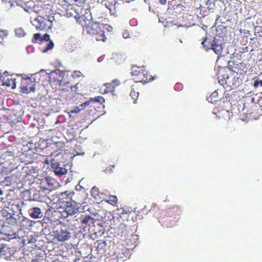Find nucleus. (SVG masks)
Returning a JSON list of instances; mask_svg holds the SVG:
<instances>
[{"label": "nucleus", "mask_w": 262, "mask_h": 262, "mask_svg": "<svg viewBox=\"0 0 262 262\" xmlns=\"http://www.w3.org/2000/svg\"><path fill=\"white\" fill-rule=\"evenodd\" d=\"M115 88L120 84V81L118 79L113 80L111 82Z\"/></svg>", "instance_id": "37998d69"}, {"label": "nucleus", "mask_w": 262, "mask_h": 262, "mask_svg": "<svg viewBox=\"0 0 262 262\" xmlns=\"http://www.w3.org/2000/svg\"><path fill=\"white\" fill-rule=\"evenodd\" d=\"M3 194V191L0 189V195Z\"/></svg>", "instance_id": "0e129e2a"}, {"label": "nucleus", "mask_w": 262, "mask_h": 262, "mask_svg": "<svg viewBox=\"0 0 262 262\" xmlns=\"http://www.w3.org/2000/svg\"><path fill=\"white\" fill-rule=\"evenodd\" d=\"M104 201L113 206H117L118 204V199L116 195H110L107 199L103 200Z\"/></svg>", "instance_id": "393cba45"}, {"label": "nucleus", "mask_w": 262, "mask_h": 262, "mask_svg": "<svg viewBox=\"0 0 262 262\" xmlns=\"http://www.w3.org/2000/svg\"><path fill=\"white\" fill-rule=\"evenodd\" d=\"M126 253L127 254V250L126 249H123L121 251V253H120L118 251L117 252H115V254L117 255L116 258L118 259H123L124 256L126 257V256L125 255Z\"/></svg>", "instance_id": "c756f323"}, {"label": "nucleus", "mask_w": 262, "mask_h": 262, "mask_svg": "<svg viewBox=\"0 0 262 262\" xmlns=\"http://www.w3.org/2000/svg\"><path fill=\"white\" fill-rule=\"evenodd\" d=\"M84 202L80 200H74L72 202H70L69 204L62 206L64 211L69 215H73L78 212L79 207L77 206L82 205Z\"/></svg>", "instance_id": "6e6552de"}, {"label": "nucleus", "mask_w": 262, "mask_h": 262, "mask_svg": "<svg viewBox=\"0 0 262 262\" xmlns=\"http://www.w3.org/2000/svg\"><path fill=\"white\" fill-rule=\"evenodd\" d=\"M90 101L95 102H98L102 104L104 103L105 99L103 97L99 96L91 98Z\"/></svg>", "instance_id": "2f4dec72"}, {"label": "nucleus", "mask_w": 262, "mask_h": 262, "mask_svg": "<svg viewBox=\"0 0 262 262\" xmlns=\"http://www.w3.org/2000/svg\"><path fill=\"white\" fill-rule=\"evenodd\" d=\"M259 84H260L259 80H255V81H254V85H253L254 87H256V88L258 87Z\"/></svg>", "instance_id": "de8ad7c7"}, {"label": "nucleus", "mask_w": 262, "mask_h": 262, "mask_svg": "<svg viewBox=\"0 0 262 262\" xmlns=\"http://www.w3.org/2000/svg\"><path fill=\"white\" fill-rule=\"evenodd\" d=\"M34 39L35 41L39 40L41 41V39L42 37L41 36V35L40 33H35L33 35Z\"/></svg>", "instance_id": "a19ab883"}, {"label": "nucleus", "mask_w": 262, "mask_h": 262, "mask_svg": "<svg viewBox=\"0 0 262 262\" xmlns=\"http://www.w3.org/2000/svg\"><path fill=\"white\" fill-rule=\"evenodd\" d=\"M228 68L230 71L233 72L234 74L236 73L237 75L239 74L244 76L248 71L247 64L244 62L236 64L234 62L229 61L228 64Z\"/></svg>", "instance_id": "0eeeda50"}, {"label": "nucleus", "mask_w": 262, "mask_h": 262, "mask_svg": "<svg viewBox=\"0 0 262 262\" xmlns=\"http://www.w3.org/2000/svg\"><path fill=\"white\" fill-rule=\"evenodd\" d=\"M59 86L60 87L59 90L61 95L66 96L67 98L68 94H71L73 85H72L69 81H67L63 83L62 82L61 85H59Z\"/></svg>", "instance_id": "f3484780"}, {"label": "nucleus", "mask_w": 262, "mask_h": 262, "mask_svg": "<svg viewBox=\"0 0 262 262\" xmlns=\"http://www.w3.org/2000/svg\"><path fill=\"white\" fill-rule=\"evenodd\" d=\"M178 87H179V84H178V83H177V84H176V85L174 86V89H175L176 90H178Z\"/></svg>", "instance_id": "5fc2aeb1"}, {"label": "nucleus", "mask_w": 262, "mask_h": 262, "mask_svg": "<svg viewBox=\"0 0 262 262\" xmlns=\"http://www.w3.org/2000/svg\"><path fill=\"white\" fill-rule=\"evenodd\" d=\"M103 86L105 87V89L103 90L104 92H101V93L103 94L114 91L115 89V86H113L112 83L111 82L105 83L103 85Z\"/></svg>", "instance_id": "bb28decb"}, {"label": "nucleus", "mask_w": 262, "mask_h": 262, "mask_svg": "<svg viewBox=\"0 0 262 262\" xmlns=\"http://www.w3.org/2000/svg\"><path fill=\"white\" fill-rule=\"evenodd\" d=\"M83 76V74L79 71H74L72 74L73 77L79 78Z\"/></svg>", "instance_id": "58836bf2"}, {"label": "nucleus", "mask_w": 262, "mask_h": 262, "mask_svg": "<svg viewBox=\"0 0 262 262\" xmlns=\"http://www.w3.org/2000/svg\"><path fill=\"white\" fill-rule=\"evenodd\" d=\"M102 3L104 6L110 10L111 15H116L117 11L116 0H103Z\"/></svg>", "instance_id": "4468645a"}, {"label": "nucleus", "mask_w": 262, "mask_h": 262, "mask_svg": "<svg viewBox=\"0 0 262 262\" xmlns=\"http://www.w3.org/2000/svg\"><path fill=\"white\" fill-rule=\"evenodd\" d=\"M168 9L174 11L180 6V0H171L168 2Z\"/></svg>", "instance_id": "b1692460"}, {"label": "nucleus", "mask_w": 262, "mask_h": 262, "mask_svg": "<svg viewBox=\"0 0 262 262\" xmlns=\"http://www.w3.org/2000/svg\"><path fill=\"white\" fill-rule=\"evenodd\" d=\"M61 144H62V143H58V142L56 143V145L57 146H58V145H61Z\"/></svg>", "instance_id": "052dcab7"}, {"label": "nucleus", "mask_w": 262, "mask_h": 262, "mask_svg": "<svg viewBox=\"0 0 262 262\" xmlns=\"http://www.w3.org/2000/svg\"><path fill=\"white\" fill-rule=\"evenodd\" d=\"M260 85L262 86V80H259Z\"/></svg>", "instance_id": "69168bd1"}, {"label": "nucleus", "mask_w": 262, "mask_h": 262, "mask_svg": "<svg viewBox=\"0 0 262 262\" xmlns=\"http://www.w3.org/2000/svg\"><path fill=\"white\" fill-rule=\"evenodd\" d=\"M259 106L262 107V97H260V100H259Z\"/></svg>", "instance_id": "603ef678"}, {"label": "nucleus", "mask_w": 262, "mask_h": 262, "mask_svg": "<svg viewBox=\"0 0 262 262\" xmlns=\"http://www.w3.org/2000/svg\"><path fill=\"white\" fill-rule=\"evenodd\" d=\"M49 186L53 187L51 190H49L50 191H51L57 189L59 187V183H58V181H52V182H49Z\"/></svg>", "instance_id": "f704fd0d"}, {"label": "nucleus", "mask_w": 262, "mask_h": 262, "mask_svg": "<svg viewBox=\"0 0 262 262\" xmlns=\"http://www.w3.org/2000/svg\"><path fill=\"white\" fill-rule=\"evenodd\" d=\"M39 174L38 172L36 171L35 169H30L27 173L24 176L23 178L25 179L26 180H43V178H38Z\"/></svg>", "instance_id": "a211bd4d"}, {"label": "nucleus", "mask_w": 262, "mask_h": 262, "mask_svg": "<svg viewBox=\"0 0 262 262\" xmlns=\"http://www.w3.org/2000/svg\"><path fill=\"white\" fill-rule=\"evenodd\" d=\"M21 84L23 85L21 87L20 91L22 93L28 94L35 92V83L34 80H32L31 78H23Z\"/></svg>", "instance_id": "1a4fd4ad"}, {"label": "nucleus", "mask_w": 262, "mask_h": 262, "mask_svg": "<svg viewBox=\"0 0 262 262\" xmlns=\"http://www.w3.org/2000/svg\"><path fill=\"white\" fill-rule=\"evenodd\" d=\"M54 43L52 40H50L49 42L47 43V45L46 46V47L44 48V49L42 50V52L43 53H46L48 51L51 50L54 47Z\"/></svg>", "instance_id": "473e14b6"}, {"label": "nucleus", "mask_w": 262, "mask_h": 262, "mask_svg": "<svg viewBox=\"0 0 262 262\" xmlns=\"http://www.w3.org/2000/svg\"><path fill=\"white\" fill-rule=\"evenodd\" d=\"M3 215L6 217V221L8 224L17 227H24L23 223L28 221L21 212L16 213H8L7 211L3 210Z\"/></svg>", "instance_id": "f03ea898"}, {"label": "nucleus", "mask_w": 262, "mask_h": 262, "mask_svg": "<svg viewBox=\"0 0 262 262\" xmlns=\"http://www.w3.org/2000/svg\"><path fill=\"white\" fill-rule=\"evenodd\" d=\"M8 35V32L6 30H0V37L2 39H4Z\"/></svg>", "instance_id": "e433bc0d"}, {"label": "nucleus", "mask_w": 262, "mask_h": 262, "mask_svg": "<svg viewBox=\"0 0 262 262\" xmlns=\"http://www.w3.org/2000/svg\"><path fill=\"white\" fill-rule=\"evenodd\" d=\"M104 27L103 24L92 23L89 28L88 32L92 36L93 39L104 42L106 40V37L104 35Z\"/></svg>", "instance_id": "20e7f679"}, {"label": "nucleus", "mask_w": 262, "mask_h": 262, "mask_svg": "<svg viewBox=\"0 0 262 262\" xmlns=\"http://www.w3.org/2000/svg\"><path fill=\"white\" fill-rule=\"evenodd\" d=\"M63 74L60 71H54L49 74L50 84L61 85L62 82Z\"/></svg>", "instance_id": "9b49d317"}, {"label": "nucleus", "mask_w": 262, "mask_h": 262, "mask_svg": "<svg viewBox=\"0 0 262 262\" xmlns=\"http://www.w3.org/2000/svg\"><path fill=\"white\" fill-rule=\"evenodd\" d=\"M196 8L198 9H200V12H201L202 10V8H201V6H200L199 7H196Z\"/></svg>", "instance_id": "13d9d810"}, {"label": "nucleus", "mask_w": 262, "mask_h": 262, "mask_svg": "<svg viewBox=\"0 0 262 262\" xmlns=\"http://www.w3.org/2000/svg\"><path fill=\"white\" fill-rule=\"evenodd\" d=\"M2 85L11 87L12 89L16 88V78H8L2 83Z\"/></svg>", "instance_id": "412c9836"}, {"label": "nucleus", "mask_w": 262, "mask_h": 262, "mask_svg": "<svg viewBox=\"0 0 262 262\" xmlns=\"http://www.w3.org/2000/svg\"><path fill=\"white\" fill-rule=\"evenodd\" d=\"M5 203V207L8 208L11 213L21 212V209L19 205V200L14 192L9 193L6 196Z\"/></svg>", "instance_id": "423d86ee"}, {"label": "nucleus", "mask_w": 262, "mask_h": 262, "mask_svg": "<svg viewBox=\"0 0 262 262\" xmlns=\"http://www.w3.org/2000/svg\"><path fill=\"white\" fill-rule=\"evenodd\" d=\"M80 222L84 228H85L90 221H92L93 219L90 215L81 216L79 219Z\"/></svg>", "instance_id": "5701e85b"}, {"label": "nucleus", "mask_w": 262, "mask_h": 262, "mask_svg": "<svg viewBox=\"0 0 262 262\" xmlns=\"http://www.w3.org/2000/svg\"><path fill=\"white\" fill-rule=\"evenodd\" d=\"M167 0H160V3L162 5H164L166 3Z\"/></svg>", "instance_id": "3c124183"}, {"label": "nucleus", "mask_w": 262, "mask_h": 262, "mask_svg": "<svg viewBox=\"0 0 262 262\" xmlns=\"http://www.w3.org/2000/svg\"><path fill=\"white\" fill-rule=\"evenodd\" d=\"M75 189L76 190L80 191L82 189H83V187L79 184H78L75 186Z\"/></svg>", "instance_id": "a18cd8bd"}, {"label": "nucleus", "mask_w": 262, "mask_h": 262, "mask_svg": "<svg viewBox=\"0 0 262 262\" xmlns=\"http://www.w3.org/2000/svg\"><path fill=\"white\" fill-rule=\"evenodd\" d=\"M75 3H76V5L78 6H81L82 5L84 2L85 0H73Z\"/></svg>", "instance_id": "c03bdc74"}, {"label": "nucleus", "mask_w": 262, "mask_h": 262, "mask_svg": "<svg viewBox=\"0 0 262 262\" xmlns=\"http://www.w3.org/2000/svg\"><path fill=\"white\" fill-rule=\"evenodd\" d=\"M3 76L2 75V74L0 73V82L1 81V80H2V78H3Z\"/></svg>", "instance_id": "bf43d9fd"}, {"label": "nucleus", "mask_w": 262, "mask_h": 262, "mask_svg": "<svg viewBox=\"0 0 262 262\" xmlns=\"http://www.w3.org/2000/svg\"><path fill=\"white\" fill-rule=\"evenodd\" d=\"M8 177H6L5 178V181H7V179H8Z\"/></svg>", "instance_id": "338daca9"}, {"label": "nucleus", "mask_w": 262, "mask_h": 262, "mask_svg": "<svg viewBox=\"0 0 262 262\" xmlns=\"http://www.w3.org/2000/svg\"><path fill=\"white\" fill-rule=\"evenodd\" d=\"M75 195L74 191H65L60 193L59 198V203L61 207L68 205L70 202H72L73 200V196Z\"/></svg>", "instance_id": "9d476101"}, {"label": "nucleus", "mask_w": 262, "mask_h": 262, "mask_svg": "<svg viewBox=\"0 0 262 262\" xmlns=\"http://www.w3.org/2000/svg\"><path fill=\"white\" fill-rule=\"evenodd\" d=\"M219 82L225 88L234 89L241 85L242 80L239 77H236L234 74L230 76L225 74L220 76Z\"/></svg>", "instance_id": "7ed1b4c3"}, {"label": "nucleus", "mask_w": 262, "mask_h": 262, "mask_svg": "<svg viewBox=\"0 0 262 262\" xmlns=\"http://www.w3.org/2000/svg\"><path fill=\"white\" fill-rule=\"evenodd\" d=\"M77 21L81 25L82 27H84L86 25V23L85 21V17L83 15L78 17L77 19Z\"/></svg>", "instance_id": "c9c22d12"}, {"label": "nucleus", "mask_w": 262, "mask_h": 262, "mask_svg": "<svg viewBox=\"0 0 262 262\" xmlns=\"http://www.w3.org/2000/svg\"><path fill=\"white\" fill-rule=\"evenodd\" d=\"M115 167V166L112 165H111L110 167H108L107 168H106V169L105 170V172H111L112 171V169L110 168H114Z\"/></svg>", "instance_id": "49530a36"}, {"label": "nucleus", "mask_w": 262, "mask_h": 262, "mask_svg": "<svg viewBox=\"0 0 262 262\" xmlns=\"http://www.w3.org/2000/svg\"><path fill=\"white\" fill-rule=\"evenodd\" d=\"M19 183H18V184H19V183L20 184V185L19 186H17V188L18 189H21L22 187H23V184H22V181H19Z\"/></svg>", "instance_id": "8fccbe9b"}, {"label": "nucleus", "mask_w": 262, "mask_h": 262, "mask_svg": "<svg viewBox=\"0 0 262 262\" xmlns=\"http://www.w3.org/2000/svg\"><path fill=\"white\" fill-rule=\"evenodd\" d=\"M15 253L13 248H10L4 244H0V255L5 259L10 258Z\"/></svg>", "instance_id": "ddd939ff"}, {"label": "nucleus", "mask_w": 262, "mask_h": 262, "mask_svg": "<svg viewBox=\"0 0 262 262\" xmlns=\"http://www.w3.org/2000/svg\"><path fill=\"white\" fill-rule=\"evenodd\" d=\"M95 245L97 250L98 252H100L105 249L106 246V242L105 241L98 240L95 242Z\"/></svg>", "instance_id": "4be33fe9"}, {"label": "nucleus", "mask_w": 262, "mask_h": 262, "mask_svg": "<svg viewBox=\"0 0 262 262\" xmlns=\"http://www.w3.org/2000/svg\"><path fill=\"white\" fill-rule=\"evenodd\" d=\"M243 50H244V51H248V47H246L243 48Z\"/></svg>", "instance_id": "4d7b16f0"}, {"label": "nucleus", "mask_w": 262, "mask_h": 262, "mask_svg": "<svg viewBox=\"0 0 262 262\" xmlns=\"http://www.w3.org/2000/svg\"><path fill=\"white\" fill-rule=\"evenodd\" d=\"M55 237L60 242L69 239L71 237V233L67 230L61 229L54 232Z\"/></svg>", "instance_id": "2eb2a0df"}, {"label": "nucleus", "mask_w": 262, "mask_h": 262, "mask_svg": "<svg viewBox=\"0 0 262 262\" xmlns=\"http://www.w3.org/2000/svg\"><path fill=\"white\" fill-rule=\"evenodd\" d=\"M212 42L207 37H205L203 41L202 42V45H203L204 49L206 51H208L211 50Z\"/></svg>", "instance_id": "a878e982"}, {"label": "nucleus", "mask_w": 262, "mask_h": 262, "mask_svg": "<svg viewBox=\"0 0 262 262\" xmlns=\"http://www.w3.org/2000/svg\"><path fill=\"white\" fill-rule=\"evenodd\" d=\"M81 111V108H80V106H78L75 107L74 109L71 110L69 112V116H71V114L78 113Z\"/></svg>", "instance_id": "4c0bfd02"}, {"label": "nucleus", "mask_w": 262, "mask_h": 262, "mask_svg": "<svg viewBox=\"0 0 262 262\" xmlns=\"http://www.w3.org/2000/svg\"><path fill=\"white\" fill-rule=\"evenodd\" d=\"M8 74V72H7V71H5V72L4 73V74L5 75H7V74Z\"/></svg>", "instance_id": "e2e57ef3"}, {"label": "nucleus", "mask_w": 262, "mask_h": 262, "mask_svg": "<svg viewBox=\"0 0 262 262\" xmlns=\"http://www.w3.org/2000/svg\"><path fill=\"white\" fill-rule=\"evenodd\" d=\"M125 227L124 226H120L119 228V229L120 230L121 229H123L124 228H125Z\"/></svg>", "instance_id": "6e6d98bb"}, {"label": "nucleus", "mask_w": 262, "mask_h": 262, "mask_svg": "<svg viewBox=\"0 0 262 262\" xmlns=\"http://www.w3.org/2000/svg\"><path fill=\"white\" fill-rule=\"evenodd\" d=\"M54 17L52 15L38 16L34 20L33 25L37 31L50 30L53 27Z\"/></svg>", "instance_id": "39448f33"}, {"label": "nucleus", "mask_w": 262, "mask_h": 262, "mask_svg": "<svg viewBox=\"0 0 262 262\" xmlns=\"http://www.w3.org/2000/svg\"><path fill=\"white\" fill-rule=\"evenodd\" d=\"M49 182H52V181H40L39 187L42 191H49V190H51L53 188L51 186H49Z\"/></svg>", "instance_id": "c85d7f7f"}, {"label": "nucleus", "mask_w": 262, "mask_h": 262, "mask_svg": "<svg viewBox=\"0 0 262 262\" xmlns=\"http://www.w3.org/2000/svg\"><path fill=\"white\" fill-rule=\"evenodd\" d=\"M91 102L90 100H88L85 101V102L81 104L79 106H80V108H81V110H83L86 106L90 105Z\"/></svg>", "instance_id": "ea45409f"}, {"label": "nucleus", "mask_w": 262, "mask_h": 262, "mask_svg": "<svg viewBox=\"0 0 262 262\" xmlns=\"http://www.w3.org/2000/svg\"><path fill=\"white\" fill-rule=\"evenodd\" d=\"M169 27L172 28L173 30L178 29L180 27V23L178 19L172 20L167 22Z\"/></svg>", "instance_id": "cd10ccee"}, {"label": "nucleus", "mask_w": 262, "mask_h": 262, "mask_svg": "<svg viewBox=\"0 0 262 262\" xmlns=\"http://www.w3.org/2000/svg\"><path fill=\"white\" fill-rule=\"evenodd\" d=\"M99 189L95 186L92 187L91 190V195L95 199H97L99 197Z\"/></svg>", "instance_id": "7c9ffc66"}, {"label": "nucleus", "mask_w": 262, "mask_h": 262, "mask_svg": "<svg viewBox=\"0 0 262 262\" xmlns=\"http://www.w3.org/2000/svg\"><path fill=\"white\" fill-rule=\"evenodd\" d=\"M21 31V30H19H19H17L16 31V33H17V31Z\"/></svg>", "instance_id": "774afa93"}, {"label": "nucleus", "mask_w": 262, "mask_h": 262, "mask_svg": "<svg viewBox=\"0 0 262 262\" xmlns=\"http://www.w3.org/2000/svg\"><path fill=\"white\" fill-rule=\"evenodd\" d=\"M30 216L33 219H40L42 217L43 214L40 208L34 207L31 208L28 210Z\"/></svg>", "instance_id": "aec40b11"}, {"label": "nucleus", "mask_w": 262, "mask_h": 262, "mask_svg": "<svg viewBox=\"0 0 262 262\" xmlns=\"http://www.w3.org/2000/svg\"><path fill=\"white\" fill-rule=\"evenodd\" d=\"M43 163L48 165L49 164V161L48 160L46 159L43 161Z\"/></svg>", "instance_id": "864d4df0"}, {"label": "nucleus", "mask_w": 262, "mask_h": 262, "mask_svg": "<svg viewBox=\"0 0 262 262\" xmlns=\"http://www.w3.org/2000/svg\"><path fill=\"white\" fill-rule=\"evenodd\" d=\"M132 74L135 81L137 82H141L144 84L151 81L155 78L152 76L150 75L149 72L145 69L143 66H132Z\"/></svg>", "instance_id": "f257e3e1"}, {"label": "nucleus", "mask_w": 262, "mask_h": 262, "mask_svg": "<svg viewBox=\"0 0 262 262\" xmlns=\"http://www.w3.org/2000/svg\"><path fill=\"white\" fill-rule=\"evenodd\" d=\"M45 180L48 181V180H52V178L49 177V176H46L45 177Z\"/></svg>", "instance_id": "09e8293b"}, {"label": "nucleus", "mask_w": 262, "mask_h": 262, "mask_svg": "<svg viewBox=\"0 0 262 262\" xmlns=\"http://www.w3.org/2000/svg\"><path fill=\"white\" fill-rule=\"evenodd\" d=\"M86 85L84 83L78 82L72 86L71 94L67 95V98H72L76 95H82L84 92Z\"/></svg>", "instance_id": "f8f14e48"}, {"label": "nucleus", "mask_w": 262, "mask_h": 262, "mask_svg": "<svg viewBox=\"0 0 262 262\" xmlns=\"http://www.w3.org/2000/svg\"><path fill=\"white\" fill-rule=\"evenodd\" d=\"M222 44L220 39L214 38L212 42L211 50H212L215 53L219 55H221L223 53Z\"/></svg>", "instance_id": "dca6fc26"}, {"label": "nucleus", "mask_w": 262, "mask_h": 262, "mask_svg": "<svg viewBox=\"0 0 262 262\" xmlns=\"http://www.w3.org/2000/svg\"><path fill=\"white\" fill-rule=\"evenodd\" d=\"M50 36L49 34L46 33V34H44L43 36L42 37L41 41H42L43 40L50 41V40H51L50 39Z\"/></svg>", "instance_id": "79ce46f5"}, {"label": "nucleus", "mask_w": 262, "mask_h": 262, "mask_svg": "<svg viewBox=\"0 0 262 262\" xmlns=\"http://www.w3.org/2000/svg\"><path fill=\"white\" fill-rule=\"evenodd\" d=\"M53 161H54V159L51 160V167L54 169V171L55 174L60 176L67 173V169L66 168L59 167L58 163H53Z\"/></svg>", "instance_id": "6ab92c4d"}, {"label": "nucleus", "mask_w": 262, "mask_h": 262, "mask_svg": "<svg viewBox=\"0 0 262 262\" xmlns=\"http://www.w3.org/2000/svg\"><path fill=\"white\" fill-rule=\"evenodd\" d=\"M130 96L132 97L134 102L135 103L139 96V93L136 92L134 89H132L130 92Z\"/></svg>", "instance_id": "72a5a7b5"}, {"label": "nucleus", "mask_w": 262, "mask_h": 262, "mask_svg": "<svg viewBox=\"0 0 262 262\" xmlns=\"http://www.w3.org/2000/svg\"><path fill=\"white\" fill-rule=\"evenodd\" d=\"M8 182H9V183H7V184H6V185H11V184H12V183H11V181H8Z\"/></svg>", "instance_id": "680f3d73"}]
</instances>
